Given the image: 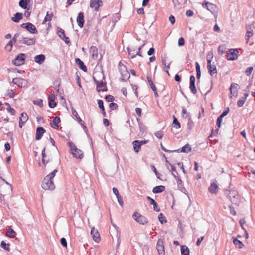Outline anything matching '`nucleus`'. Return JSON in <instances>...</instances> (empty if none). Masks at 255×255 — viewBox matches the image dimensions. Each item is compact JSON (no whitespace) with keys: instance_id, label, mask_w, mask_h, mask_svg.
I'll return each instance as SVG.
<instances>
[{"instance_id":"f257e3e1","label":"nucleus","mask_w":255,"mask_h":255,"mask_svg":"<svg viewBox=\"0 0 255 255\" xmlns=\"http://www.w3.org/2000/svg\"><path fill=\"white\" fill-rule=\"evenodd\" d=\"M68 145L70 148V152L73 156L76 158L81 159L83 157V153L82 150L78 149L72 142H69Z\"/></svg>"},{"instance_id":"f03ea898","label":"nucleus","mask_w":255,"mask_h":255,"mask_svg":"<svg viewBox=\"0 0 255 255\" xmlns=\"http://www.w3.org/2000/svg\"><path fill=\"white\" fill-rule=\"evenodd\" d=\"M41 187L44 190H52L54 189L55 185L53 179L46 176L42 181Z\"/></svg>"},{"instance_id":"7ed1b4c3","label":"nucleus","mask_w":255,"mask_h":255,"mask_svg":"<svg viewBox=\"0 0 255 255\" xmlns=\"http://www.w3.org/2000/svg\"><path fill=\"white\" fill-rule=\"evenodd\" d=\"M228 198L231 202L235 205H238L240 202V196L236 190L229 191L227 194Z\"/></svg>"},{"instance_id":"20e7f679","label":"nucleus","mask_w":255,"mask_h":255,"mask_svg":"<svg viewBox=\"0 0 255 255\" xmlns=\"http://www.w3.org/2000/svg\"><path fill=\"white\" fill-rule=\"evenodd\" d=\"M202 6L206 8L213 14L215 18L216 19L218 16V7L217 6L211 3L206 2L202 4Z\"/></svg>"},{"instance_id":"39448f33","label":"nucleus","mask_w":255,"mask_h":255,"mask_svg":"<svg viewBox=\"0 0 255 255\" xmlns=\"http://www.w3.org/2000/svg\"><path fill=\"white\" fill-rule=\"evenodd\" d=\"M132 217L136 222L140 224L145 225L148 223L147 218L137 212L133 213Z\"/></svg>"},{"instance_id":"423d86ee","label":"nucleus","mask_w":255,"mask_h":255,"mask_svg":"<svg viewBox=\"0 0 255 255\" xmlns=\"http://www.w3.org/2000/svg\"><path fill=\"white\" fill-rule=\"evenodd\" d=\"M18 41L20 43L24 44L27 46L34 45L36 42V39L35 38L24 37L23 36L19 37Z\"/></svg>"},{"instance_id":"0eeeda50","label":"nucleus","mask_w":255,"mask_h":255,"mask_svg":"<svg viewBox=\"0 0 255 255\" xmlns=\"http://www.w3.org/2000/svg\"><path fill=\"white\" fill-rule=\"evenodd\" d=\"M25 60V55L23 53H20L12 60V63L15 66H20L24 63Z\"/></svg>"},{"instance_id":"6e6552de","label":"nucleus","mask_w":255,"mask_h":255,"mask_svg":"<svg viewBox=\"0 0 255 255\" xmlns=\"http://www.w3.org/2000/svg\"><path fill=\"white\" fill-rule=\"evenodd\" d=\"M21 27L26 29L28 31L32 34H36L38 31L35 26L31 23L28 22L23 23L21 25Z\"/></svg>"},{"instance_id":"1a4fd4ad","label":"nucleus","mask_w":255,"mask_h":255,"mask_svg":"<svg viewBox=\"0 0 255 255\" xmlns=\"http://www.w3.org/2000/svg\"><path fill=\"white\" fill-rule=\"evenodd\" d=\"M95 83L97 85V90L98 92L107 91L106 83L101 79H95Z\"/></svg>"},{"instance_id":"9d476101","label":"nucleus","mask_w":255,"mask_h":255,"mask_svg":"<svg viewBox=\"0 0 255 255\" xmlns=\"http://www.w3.org/2000/svg\"><path fill=\"white\" fill-rule=\"evenodd\" d=\"M238 51L236 49H230L227 52L226 56L228 60L233 61L238 58Z\"/></svg>"},{"instance_id":"9b49d317","label":"nucleus","mask_w":255,"mask_h":255,"mask_svg":"<svg viewBox=\"0 0 255 255\" xmlns=\"http://www.w3.org/2000/svg\"><path fill=\"white\" fill-rule=\"evenodd\" d=\"M156 249L159 255H165L164 241L162 239H158L156 245Z\"/></svg>"},{"instance_id":"f8f14e48","label":"nucleus","mask_w":255,"mask_h":255,"mask_svg":"<svg viewBox=\"0 0 255 255\" xmlns=\"http://www.w3.org/2000/svg\"><path fill=\"white\" fill-rule=\"evenodd\" d=\"M12 82L14 84L18 85L19 87H25L27 85V81L21 78H15L13 79Z\"/></svg>"},{"instance_id":"ddd939ff","label":"nucleus","mask_w":255,"mask_h":255,"mask_svg":"<svg viewBox=\"0 0 255 255\" xmlns=\"http://www.w3.org/2000/svg\"><path fill=\"white\" fill-rule=\"evenodd\" d=\"M103 2L101 0H91L90 6L91 8H94L95 11H97L99 7L102 5Z\"/></svg>"},{"instance_id":"4468645a","label":"nucleus","mask_w":255,"mask_h":255,"mask_svg":"<svg viewBox=\"0 0 255 255\" xmlns=\"http://www.w3.org/2000/svg\"><path fill=\"white\" fill-rule=\"evenodd\" d=\"M195 77L194 75H191L190 77V85L189 88L191 91V92L195 94L197 93V90L195 87Z\"/></svg>"},{"instance_id":"2eb2a0df","label":"nucleus","mask_w":255,"mask_h":255,"mask_svg":"<svg viewBox=\"0 0 255 255\" xmlns=\"http://www.w3.org/2000/svg\"><path fill=\"white\" fill-rule=\"evenodd\" d=\"M207 68L211 75L217 73V69L214 62H211L210 61H209L207 63Z\"/></svg>"},{"instance_id":"dca6fc26","label":"nucleus","mask_w":255,"mask_h":255,"mask_svg":"<svg viewBox=\"0 0 255 255\" xmlns=\"http://www.w3.org/2000/svg\"><path fill=\"white\" fill-rule=\"evenodd\" d=\"M91 234L93 240L97 243L100 241V235L98 230L94 228H92L91 231Z\"/></svg>"},{"instance_id":"f3484780","label":"nucleus","mask_w":255,"mask_h":255,"mask_svg":"<svg viewBox=\"0 0 255 255\" xmlns=\"http://www.w3.org/2000/svg\"><path fill=\"white\" fill-rule=\"evenodd\" d=\"M252 27H253L252 25H247L246 27V43H248L249 42L250 38L251 37H252L253 34Z\"/></svg>"},{"instance_id":"a211bd4d","label":"nucleus","mask_w":255,"mask_h":255,"mask_svg":"<svg viewBox=\"0 0 255 255\" xmlns=\"http://www.w3.org/2000/svg\"><path fill=\"white\" fill-rule=\"evenodd\" d=\"M45 130L42 127H38L36 129V137L35 139L36 140H40L43 135V134L45 132Z\"/></svg>"},{"instance_id":"6ab92c4d","label":"nucleus","mask_w":255,"mask_h":255,"mask_svg":"<svg viewBox=\"0 0 255 255\" xmlns=\"http://www.w3.org/2000/svg\"><path fill=\"white\" fill-rule=\"evenodd\" d=\"M84 16L83 12H80L79 13L78 16L77 17V22L78 23V26L80 28H82L84 23Z\"/></svg>"},{"instance_id":"aec40b11","label":"nucleus","mask_w":255,"mask_h":255,"mask_svg":"<svg viewBox=\"0 0 255 255\" xmlns=\"http://www.w3.org/2000/svg\"><path fill=\"white\" fill-rule=\"evenodd\" d=\"M75 63L78 66L79 68L83 70L84 72H86L87 70L86 66L84 64L83 62L80 59L77 58L75 59Z\"/></svg>"},{"instance_id":"412c9836","label":"nucleus","mask_w":255,"mask_h":255,"mask_svg":"<svg viewBox=\"0 0 255 255\" xmlns=\"http://www.w3.org/2000/svg\"><path fill=\"white\" fill-rule=\"evenodd\" d=\"M218 186L216 182L212 183L208 188L209 191L212 194H216L218 192Z\"/></svg>"},{"instance_id":"4be33fe9","label":"nucleus","mask_w":255,"mask_h":255,"mask_svg":"<svg viewBox=\"0 0 255 255\" xmlns=\"http://www.w3.org/2000/svg\"><path fill=\"white\" fill-rule=\"evenodd\" d=\"M90 53L91 54L92 58L95 60L98 57V49L96 46H92L90 47Z\"/></svg>"},{"instance_id":"5701e85b","label":"nucleus","mask_w":255,"mask_h":255,"mask_svg":"<svg viewBox=\"0 0 255 255\" xmlns=\"http://www.w3.org/2000/svg\"><path fill=\"white\" fill-rule=\"evenodd\" d=\"M147 200L150 202V204L152 205L153 206V209L155 211L159 212L160 211V209L157 203L155 201L154 199H153L152 198H151L149 196L147 197Z\"/></svg>"},{"instance_id":"b1692460","label":"nucleus","mask_w":255,"mask_h":255,"mask_svg":"<svg viewBox=\"0 0 255 255\" xmlns=\"http://www.w3.org/2000/svg\"><path fill=\"white\" fill-rule=\"evenodd\" d=\"M239 87V85L237 83H232L230 86V90L231 94L233 96H237V89Z\"/></svg>"},{"instance_id":"393cba45","label":"nucleus","mask_w":255,"mask_h":255,"mask_svg":"<svg viewBox=\"0 0 255 255\" xmlns=\"http://www.w3.org/2000/svg\"><path fill=\"white\" fill-rule=\"evenodd\" d=\"M45 60V56L43 54L36 55L34 57L35 62L39 64H42Z\"/></svg>"},{"instance_id":"a878e982","label":"nucleus","mask_w":255,"mask_h":255,"mask_svg":"<svg viewBox=\"0 0 255 255\" xmlns=\"http://www.w3.org/2000/svg\"><path fill=\"white\" fill-rule=\"evenodd\" d=\"M60 122V119L59 117H55L52 123H50L51 126L54 129H57L59 128L58 124Z\"/></svg>"},{"instance_id":"bb28decb","label":"nucleus","mask_w":255,"mask_h":255,"mask_svg":"<svg viewBox=\"0 0 255 255\" xmlns=\"http://www.w3.org/2000/svg\"><path fill=\"white\" fill-rule=\"evenodd\" d=\"M119 72L123 77L125 76L126 77H129L130 74L127 71L126 67L125 65H123L121 67L119 68Z\"/></svg>"},{"instance_id":"cd10ccee","label":"nucleus","mask_w":255,"mask_h":255,"mask_svg":"<svg viewBox=\"0 0 255 255\" xmlns=\"http://www.w3.org/2000/svg\"><path fill=\"white\" fill-rule=\"evenodd\" d=\"M72 114L76 118L79 123H80L82 126L85 128H86V126L84 124V122L82 121V120L80 118V117L79 116V115L77 113V112L73 108L72 110Z\"/></svg>"},{"instance_id":"c85d7f7f","label":"nucleus","mask_w":255,"mask_h":255,"mask_svg":"<svg viewBox=\"0 0 255 255\" xmlns=\"http://www.w3.org/2000/svg\"><path fill=\"white\" fill-rule=\"evenodd\" d=\"M22 18H23L22 13H20V12H17L14 14V17H12L11 18V20L15 23H18V22H19L20 20L22 19Z\"/></svg>"},{"instance_id":"c756f323","label":"nucleus","mask_w":255,"mask_h":255,"mask_svg":"<svg viewBox=\"0 0 255 255\" xmlns=\"http://www.w3.org/2000/svg\"><path fill=\"white\" fill-rule=\"evenodd\" d=\"M101 79L102 81L105 80V76L103 72H96L94 73L93 75V79L95 81V79Z\"/></svg>"},{"instance_id":"7c9ffc66","label":"nucleus","mask_w":255,"mask_h":255,"mask_svg":"<svg viewBox=\"0 0 255 255\" xmlns=\"http://www.w3.org/2000/svg\"><path fill=\"white\" fill-rule=\"evenodd\" d=\"M248 95V93H245L244 96L237 101V105L238 107H241L244 105Z\"/></svg>"},{"instance_id":"2f4dec72","label":"nucleus","mask_w":255,"mask_h":255,"mask_svg":"<svg viewBox=\"0 0 255 255\" xmlns=\"http://www.w3.org/2000/svg\"><path fill=\"white\" fill-rule=\"evenodd\" d=\"M165 187L162 185L157 186L153 188L152 192L154 193H159L163 192L165 190Z\"/></svg>"},{"instance_id":"473e14b6","label":"nucleus","mask_w":255,"mask_h":255,"mask_svg":"<svg viewBox=\"0 0 255 255\" xmlns=\"http://www.w3.org/2000/svg\"><path fill=\"white\" fill-rule=\"evenodd\" d=\"M134 151L136 153H138L140 151L141 148V145L139 143L138 140H135L132 142Z\"/></svg>"},{"instance_id":"72a5a7b5","label":"nucleus","mask_w":255,"mask_h":255,"mask_svg":"<svg viewBox=\"0 0 255 255\" xmlns=\"http://www.w3.org/2000/svg\"><path fill=\"white\" fill-rule=\"evenodd\" d=\"M98 104L99 108L101 110L102 113L104 117L106 116V114L105 111V108L103 105V101L102 100H98Z\"/></svg>"},{"instance_id":"f704fd0d","label":"nucleus","mask_w":255,"mask_h":255,"mask_svg":"<svg viewBox=\"0 0 255 255\" xmlns=\"http://www.w3.org/2000/svg\"><path fill=\"white\" fill-rule=\"evenodd\" d=\"M181 252L183 255H189L190 251L189 248L187 246L182 245L181 246Z\"/></svg>"},{"instance_id":"c9c22d12","label":"nucleus","mask_w":255,"mask_h":255,"mask_svg":"<svg viewBox=\"0 0 255 255\" xmlns=\"http://www.w3.org/2000/svg\"><path fill=\"white\" fill-rule=\"evenodd\" d=\"M191 150V146L189 145V144H187L182 147L180 152H184V153H188Z\"/></svg>"},{"instance_id":"e433bc0d","label":"nucleus","mask_w":255,"mask_h":255,"mask_svg":"<svg viewBox=\"0 0 255 255\" xmlns=\"http://www.w3.org/2000/svg\"><path fill=\"white\" fill-rule=\"evenodd\" d=\"M19 5L21 8L26 9L27 8V0H20L19 2Z\"/></svg>"},{"instance_id":"4c0bfd02","label":"nucleus","mask_w":255,"mask_h":255,"mask_svg":"<svg viewBox=\"0 0 255 255\" xmlns=\"http://www.w3.org/2000/svg\"><path fill=\"white\" fill-rule=\"evenodd\" d=\"M15 235V232L12 228L8 229L6 233V235L10 238H14Z\"/></svg>"},{"instance_id":"58836bf2","label":"nucleus","mask_w":255,"mask_h":255,"mask_svg":"<svg viewBox=\"0 0 255 255\" xmlns=\"http://www.w3.org/2000/svg\"><path fill=\"white\" fill-rule=\"evenodd\" d=\"M28 119V117L26 113L23 112L21 114V117L19 118V120H20V121L25 123Z\"/></svg>"},{"instance_id":"ea45409f","label":"nucleus","mask_w":255,"mask_h":255,"mask_svg":"<svg viewBox=\"0 0 255 255\" xmlns=\"http://www.w3.org/2000/svg\"><path fill=\"white\" fill-rule=\"evenodd\" d=\"M173 124L174 125V127H175L176 129H179L180 128V124L178 121L177 119L174 116H173Z\"/></svg>"},{"instance_id":"a19ab883","label":"nucleus","mask_w":255,"mask_h":255,"mask_svg":"<svg viewBox=\"0 0 255 255\" xmlns=\"http://www.w3.org/2000/svg\"><path fill=\"white\" fill-rule=\"evenodd\" d=\"M196 70L197 72V78L199 79L201 76V70L200 65L198 62L196 63Z\"/></svg>"},{"instance_id":"79ce46f5","label":"nucleus","mask_w":255,"mask_h":255,"mask_svg":"<svg viewBox=\"0 0 255 255\" xmlns=\"http://www.w3.org/2000/svg\"><path fill=\"white\" fill-rule=\"evenodd\" d=\"M233 243L236 246L238 247L239 248H242V247L244 246L242 242L241 241L238 240L237 239H234L233 240Z\"/></svg>"},{"instance_id":"37998d69","label":"nucleus","mask_w":255,"mask_h":255,"mask_svg":"<svg viewBox=\"0 0 255 255\" xmlns=\"http://www.w3.org/2000/svg\"><path fill=\"white\" fill-rule=\"evenodd\" d=\"M137 120L138 122V125L140 131L143 134L145 131L146 127L144 125V124L142 123L139 122L138 119H137Z\"/></svg>"},{"instance_id":"c03bdc74","label":"nucleus","mask_w":255,"mask_h":255,"mask_svg":"<svg viewBox=\"0 0 255 255\" xmlns=\"http://www.w3.org/2000/svg\"><path fill=\"white\" fill-rule=\"evenodd\" d=\"M9 244H6L4 241H1L0 244V247L4 249L5 250L7 251H10V248H9Z\"/></svg>"},{"instance_id":"a18cd8bd","label":"nucleus","mask_w":255,"mask_h":255,"mask_svg":"<svg viewBox=\"0 0 255 255\" xmlns=\"http://www.w3.org/2000/svg\"><path fill=\"white\" fill-rule=\"evenodd\" d=\"M158 219L162 224H163L164 223H165L167 222L165 217L162 213H160L159 214Z\"/></svg>"},{"instance_id":"49530a36","label":"nucleus","mask_w":255,"mask_h":255,"mask_svg":"<svg viewBox=\"0 0 255 255\" xmlns=\"http://www.w3.org/2000/svg\"><path fill=\"white\" fill-rule=\"evenodd\" d=\"M226 47L225 45H221L218 47V52L220 54H223L224 53Z\"/></svg>"},{"instance_id":"de8ad7c7","label":"nucleus","mask_w":255,"mask_h":255,"mask_svg":"<svg viewBox=\"0 0 255 255\" xmlns=\"http://www.w3.org/2000/svg\"><path fill=\"white\" fill-rule=\"evenodd\" d=\"M53 16V14L52 13H51L50 14H49L47 12V15L45 16V17L43 20V23H45L46 21H51L52 20Z\"/></svg>"},{"instance_id":"09e8293b","label":"nucleus","mask_w":255,"mask_h":255,"mask_svg":"<svg viewBox=\"0 0 255 255\" xmlns=\"http://www.w3.org/2000/svg\"><path fill=\"white\" fill-rule=\"evenodd\" d=\"M166 59H167V57L166 56H164L162 58V64L164 66V68H167V69H169L170 68V66L171 64V62H170L168 65L167 66L166 65Z\"/></svg>"},{"instance_id":"8fccbe9b","label":"nucleus","mask_w":255,"mask_h":255,"mask_svg":"<svg viewBox=\"0 0 255 255\" xmlns=\"http://www.w3.org/2000/svg\"><path fill=\"white\" fill-rule=\"evenodd\" d=\"M147 79L152 90H155V89H156V88L155 85L154 84L153 81H152L151 77H150L149 76H147Z\"/></svg>"},{"instance_id":"3c124183","label":"nucleus","mask_w":255,"mask_h":255,"mask_svg":"<svg viewBox=\"0 0 255 255\" xmlns=\"http://www.w3.org/2000/svg\"><path fill=\"white\" fill-rule=\"evenodd\" d=\"M128 54L130 56L131 58H133L136 57V55H138L137 54V52H135V50H130L129 48H128Z\"/></svg>"},{"instance_id":"603ef678","label":"nucleus","mask_w":255,"mask_h":255,"mask_svg":"<svg viewBox=\"0 0 255 255\" xmlns=\"http://www.w3.org/2000/svg\"><path fill=\"white\" fill-rule=\"evenodd\" d=\"M33 103L34 104L37 105L40 107H42L43 106V100L42 99L33 100Z\"/></svg>"},{"instance_id":"864d4df0","label":"nucleus","mask_w":255,"mask_h":255,"mask_svg":"<svg viewBox=\"0 0 255 255\" xmlns=\"http://www.w3.org/2000/svg\"><path fill=\"white\" fill-rule=\"evenodd\" d=\"M14 43V42L13 41H12V40L11 39V40H10L8 43L6 44V46H5V49H7L8 47L9 46L10 47V48L8 50V51L10 52L12 50V48L13 47V45Z\"/></svg>"},{"instance_id":"5fc2aeb1","label":"nucleus","mask_w":255,"mask_h":255,"mask_svg":"<svg viewBox=\"0 0 255 255\" xmlns=\"http://www.w3.org/2000/svg\"><path fill=\"white\" fill-rule=\"evenodd\" d=\"M155 136L159 138L162 139L163 136V133L161 131H158L154 133Z\"/></svg>"},{"instance_id":"6e6d98bb","label":"nucleus","mask_w":255,"mask_h":255,"mask_svg":"<svg viewBox=\"0 0 255 255\" xmlns=\"http://www.w3.org/2000/svg\"><path fill=\"white\" fill-rule=\"evenodd\" d=\"M109 108L112 110H116L118 108V105L116 103L111 102L109 104Z\"/></svg>"},{"instance_id":"4d7b16f0","label":"nucleus","mask_w":255,"mask_h":255,"mask_svg":"<svg viewBox=\"0 0 255 255\" xmlns=\"http://www.w3.org/2000/svg\"><path fill=\"white\" fill-rule=\"evenodd\" d=\"M105 99L107 102H112L114 100L115 98L113 96L108 95L105 96Z\"/></svg>"},{"instance_id":"13d9d810","label":"nucleus","mask_w":255,"mask_h":255,"mask_svg":"<svg viewBox=\"0 0 255 255\" xmlns=\"http://www.w3.org/2000/svg\"><path fill=\"white\" fill-rule=\"evenodd\" d=\"M222 120H223V117H221V116H219L217 119V123H216V124H217V126L218 128H220L221 127V123H222Z\"/></svg>"},{"instance_id":"bf43d9fd","label":"nucleus","mask_w":255,"mask_h":255,"mask_svg":"<svg viewBox=\"0 0 255 255\" xmlns=\"http://www.w3.org/2000/svg\"><path fill=\"white\" fill-rule=\"evenodd\" d=\"M185 44L184 39L183 37H180L178 42V45L179 46H183Z\"/></svg>"},{"instance_id":"052dcab7","label":"nucleus","mask_w":255,"mask_h":255,"mask_svg":"<svg viewBox=\"0 0 255 255\" xmlns=\"http://www.w3.org/2000/svg\"><path fill=\"white\" fill-rule=\"evenodd\" d=\"M253 70V67H249L247 68V69L245 71V73L247 76H249L251 73H252V71Z\"/></svg>"},{"instance_id":"680f3d73","label":"nucleus","mask_w":255,"mask_h":255,"mask_svg":"<svg viewBox=\"0 0 255 255\" xmlns=\"http://www.w3.org/2000/svg\"><path fill=\"white\" fill-rule=\"evenodd\" d=\"M7 110L8 112L10 113L12 115H14L15 113V110L13 108H11L10 105H8V107H7Z\"/></svg>"},{"instance_id":"e2e57ef3","label":"nucleus","mask_w":255,"mask_h":255,"mask_svg":"<svg viewBox=\"0 0 255 255\" xmlns=\"http://www.w3.org/2000/svg\"><path fill=\"white\" fill-rule=\"evenodd\" d=\"M60 243L63 247H67V241L65 238H62L61 239Z\"/></svg>"},{"instance_id":"0e129e2a","label":"nucleus","mask_w":255,"mask_h":255,"mask_svg":"<svg viewBox=\"0 0 255 255\" xmlns=\"http://www.w3.org/2000/svg\"><path fill=\"white\" fill-rule=\"evenodd\" d=\"M60 38L64 40L65 42L67 44H68L70 43V41L69 40V38L67 37H66V36H65V37H62L61 36V35H60Z\"/></svg>"},{"instance_id":"69168bd1","label":"nucleus","mask_w":255,"mask_h":255,"mask_svg":"<svg viewBox=\"0 0 255 255\" xmlns=\"http://www.w3.org/2000/svg\"><path fill=\"white\" fill-rule=\"evenodd\" d=\"M58 172L57 169H55L52 172L50 173L47 176L51 178H53L55 177L56 173Z\"/></svg>"},{"instance_id":"338daca9","label":"nucleus","mask_w":255,"mask_h":255,"mask_svg":"<svg viewBox=\"0 0 255 255\" xmlns=\"http://www.w3.org/2000/svg\"><path fill=\"white\" fill-rule=\"evenodd\" d=\"M58 172L57 169H55L52 172L50 173L47 176L51 178H53L55 177L56 173Z\"/></svg>"},{"instance_id":"774afa93","label":"nucleus","mask_w":255,"mask_h":255,"mask_svg":"<svg viewBox=\"0 0 255 255\" xmlns=\"http://www.w3.org/2000/svg\"><path fill=\"white\" fill-rule=\"evenodd\" d=\"M48 104H49V106L51 108H54L57 105V103L55 102V101H49Z\"/></svg>"}]
</instances>
